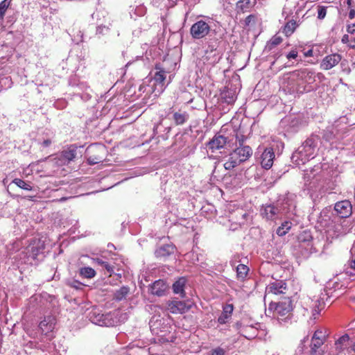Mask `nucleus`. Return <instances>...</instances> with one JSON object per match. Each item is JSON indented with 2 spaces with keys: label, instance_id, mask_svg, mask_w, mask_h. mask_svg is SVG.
Segmentation results:
<instances>
[{
  "label": "nucleus",
  "instance_id": "15",
  "mask_svg": "<svg viewBox=\"0 0 355 355\" xmlns=\"http://www.w3.org/2000/svg\"><path fill=\"white\" fill-rule=\"evenodd\" d=\"M273 309L278 311H292V300L290 297H284L278 302H270L268 309L272 311Z\"/></svg>",
  "mask_w": 355,
  "mask_h": 355
},
{
  "label": "nucleus",
  "instance_id": "20",
  "mask_svg": "<svg viewBox=\"0 0 355 355\" xmlns=\"http://www.w3.org/2000/svg\"><path fill=\"white\" fill-rule=\"evenodd\" d=\"M324 341L311 340L310 349L307 351L309 355H325L324 350L322 348Z\"/></svg>",
  "mask_w": 355,
  "mask_h": 355
},
{
  "label": "nucleus",
  "instance_id": "2",
  "mask_svg": "<svg viewBox=\"0 0 355 355\" xmlns=\"http://www.w3.org/2000/svg\"><path fill=\"white\" fill-rule=\"evenodd\" d=\"M87 318L96 325L113 327L126 320L128 315L126 312H88Z\"/></svg>",
  "mask_w": 355,
  "mask_h": 355
},
{
  "label": "nucleus",
  "instance_id": "32",
  "mask_svg": "<svg viewBox=\"0 0 355 355\" xmlns=\"http://www.w3.org/2000/svg\"><path fill=\"white\" fill-rule=\"evenodd\" d=\"M11 4V0H3L0 3V22L3 20L6 10Z\"/></svg>",
  "mask_w": 355,
  "mask_h": 355
},
{
  "label": "nucleus",
  "instance_id": "17",
  "mask_svg": "<svg viewBox=\"0 0 355 355\" xmlns=\"http://www.w3.org/2000/svg\"><path fill=\"white\" fill-rule=\"evenodd\" d=\"M44 246L40 241H33L27 247V253H29L30 256L33 259H36L40 254L43 252Z\"/></svg>",
  "mask_w": 355,
  "mask_h": 355
},
{
  "label": "nucleus",
  "instance_id": "3",
  "mask_svg": "<svg viewBox=\"0 0 355 355\" xmlns=\"http://www.w3.org/2000/svg\"><path fill=\"white\" fill-rule=\"evenodd\" d=\"M253 150L250 146H238L229 155V158L223 164L226 170H232L240 164L248 160Z\"/></svg>",
  "mask_w": 355,
  "mask_h": 355
},
{
  "label": "nucleus",
  "instance_id": "4",
  "mask_svg": "<svg viewBox=\"0 0 355 355\" xmlns=\"http://www.w3.org/2000/svg\"><path fill=\"white\" fill-rule=\"evenodd\" d=\"M87 161L90 165L103 162L105 155V148L101 145H92L87 149Z\"/></svg>",
  "mask_w": 355,
  "mask_h": 355
},
{
  "label": "nucleus",
  "instance_id": "54",
  "mask_svg": "<svg viewBox=\"0 0 355 355\" xmlns=\"http://www.w3.org/2000/svg\"><path fill=\"white\" fill-rule=\"evenodd\" d=\"M67 199V198H66V197H62V198H61L60 199H58V200H54L53 201L63 202V201H65Z\"/></svg>",
  "mask_w": 355,
  "mask_h": 355
},
{
  "label": "nucleus",
  "instance_id": "8",
  "mask_svg": "<svg viewBox=\"0 0 355 355\" xmlns=\"http://www.w3.org/2000/svg\"><path fill=\"white\" fill-rule=\"evenodd\" d=\"M227 143V137L220 135V133H216L207 144V146L211 153H214L223 148Z\"/></svg>",
  "mask_w": 355,
  "mask_h": 355
},
{
  "label": "nucleus",
  "instance_id": "14",
  "mask_svg": "<svg viewBox=\"0 0 355 355\" xmlns=\"http://www.w3.org/2000/svg\"><path fill=\"white\" fill-rule=\"evenodd\" d=\"M274 158L275 153L273 149L271 148H266L261 156V166L266 170L270 169L272 166Z\"/></svg>",
  "mask_w": 355,
  "mask_h": 355
},
{
  "label": "nucleus",
  "instance_id": "48",
  "mask_svg": "<svg viewBox=\"0 0 355 355\" xmlns=\"http://www.w3.org/2000/svg\"><path fill=\"white\" fill-rule=\"evenodd\" d=\"M341 42L343 44H347L349 42V35L347 34H345L341 38Z\"/></svg>",
  "mask_w": 355,
  "mask_h": 355
},
{
  "label": "nucleus",
  "instance_id": "39",
  "mask_svg": "<svg viewBox=\"0 0 355 355\" xmlns=\"http://www.w3.org/2000/svg\"><path fill=\"white\" fill-rule=\"evenodd\" d=\"M327 8V7L324 6H318V18L319 19H323L326 17Z\"/></svg>",
  "mask_w": 355,
  "mask_h": 355
},
{
  "label": "nucleus",
  "instance_id": "55",
  "mask_svg": "<svg viewBox=\"0 0 355 355\" xmlns=\"http://www.w3.org/2000/svg\"><path fill=\"white\" fill-rule=\"evenodd\" d=\"M350 267H351L352 269L355 270V259H354V260H353V261L351 262V263H350Z\"/></svg>",
  "mask_w": 355,
  "mask_h": 355
},
{
  "label": "nucleus",
  "instance_id": "49",
  "mask_svg": "<svg viewBox=\"0 0 355 355\" xmlns=\"http://www.w3.org/2000/svg\"><path fill=\"white\" fill-rule=\"evenodd\" d=\"M304 57H312L313 55V51L312 49H309L307 51L304 53Z\"/></svg>",
  "mask_w": 355,
  "mask_h": 355
},
{
  "label": "nucleus",
  "instance_id": "19",
  "mask_svg": "<svg viewBox=\"0 0 355 355\" xmlns=\"http://www.w3.org/2000/svg\"><path fill=\"white\" fill-rule=\"evenodd\" d=\"M187 279L184 277H179L172 285L173 292L175 294H179L182 297H185L184 291Z\"/></svg>",
  "mask_w": 355,
  "mask_h": 355
},
{
  "label": "nucleus",
  "instance_id": "13",
  "mask_svg": "<svg viewBox=\"0 0 355 355\" xmlns=\"http://www.w3.org/2000/svg\"><path fill=\"white\" fill-rule=\"evenodd\" d=\"M279 209L274 205H263L261 209V214L266 220H274L277 218Z\"/></svg>",
  "mask_w": 355,
  "mask_h": 355
},
{
  "label": "nucleus",
  "instance_id": "37",
  "mask_svg": "<svg viewBox=\"0 0 355 355\" xmlns=\"http://www.w3.org/2000/svg\"><path fill=\"white\" fill-rule=\"evenodd\" d=\"M232 312H223L219 316L218 321L220 324H225L228 322L232 318Z\"/></svg>",
  "mask_w": 355,
  "mask_h": 355
},
{
  "label": "nucleus",
  "instance_id": "58",
  "mask_svg": "<svg viewBox=\"0 0 355 355\" xmlns=\"http://www.w3.org/2000/svg\"><path fill=\"white\" fill-rule=\"evenodd\" d=\"M26 198L31 200H33V198L34 196H26Z\"/></svg>",
  "mask_w": 355,
  "mask_h": 355
},
{
  "label": "nucleus",
  "instance_id": "21",
  "mask_svg": "<svg viewBox=\"0 0 355 355\" xmlns=\"http://www.w3.org/2000/svg\"><path fill=\"white\" fill-rule=\"evenodd\" d=\"M298 26L299 24L295 20L290 19L282 26V32L286 37H289L294 33Z\"/></svg>",
  "mask_w": 355,
  "mask_h": 355
},
{
  "label": "nucleus",
  "instance_id": "53",
  "mask_svg": "<svg viewBox=\"0 0 355 355\" xmlns=\"http://www.w3.org/2000/svg\"><path fill=\"white\" fill-rule=\"evenodd\" d=\"M350 349L352 351H353L354 352H355V340L352 343L351 347H350Z\"/></svg>",
  "mask_w": 355,
  "mask_h": 355
},
{
  "label": "nucleus",
  "instance_id": "60",
  "mask_svg": "<svg viewBox=\"0 0 355 355\" xmlns=\"http://www.w3.org/2000/svg\"><path fill=\"white\" fill-rule=\"evenodd\" d=\"M208 52H209V50L207 49V50L206 51V52H205V54H207V53H208Z\"/></svg>",
  "mask_w": 355,
  "mask_h": 355
},
{
  "label": "nucleus",
  "instance_id": "1",
  "mask_svg": "<svg viewBox=\"0 0 355 355\" xmlns=\"http://www.w3.org/2000/svg\"><path fill=\"white\" fill-rule=\"evenodd\" d=\"M172 320L166 312H156L149 322L150 331L157 336L158 343L173 342L175 337L172 332Z\"/></svg>",
  "mask_w": 355,
  "mask_h": 355
},
{
  "label": "nucleus",
  "instance_id": "42",
  "mask_svg": "<svg viewBox=\"0 0 355 355\" xmlns=\"http://www.w3.org/2000/svg\"><path fill=\"white\" fill-rule=\"evenodd\" d=\"M288 60L297 59L298 58V51L296 49H293L288 53L286 55Z\"/></svg>",
  "mask_w": 355,
  "mask_h": 355
},
{
  "label": "nucleus",
  "instance_id": "44",
  "mask_svg": "<svg viewBox=\"0 0 355 355\" xmlns=\"http://www.w3.org/2000/svg\"><path fill=\"white\" fill-rule=\"evenodd\" d=\"M297 83V80H284V76H283V83H287V88L289 90L294 91V85Z\"/></svg>",
  "mask_w": 355,
  "mask_h": 355
},
{
  "label": "nucleus",
  "instance_id": "24",
  "mask_svg": "<svg viewBox=\"0 0 355 355\" xmlns=\"http://www.w3.org/2000/svg\"><path fill=\"white\" fill-rule=\"evenodd\" d=\"M236 8L238 12L245 13L250 11L252 8L250 0H239L236 4Z\"/></svg>",
  "mask_w": 355,
  "mask_h": 355
},
{
  "label": "nucleus",
  "instance_id": "22",
  "mask_svg": "<svg viewBox=\"0 0 355 355\" xmlns=\"http://www.w3.org/2000/svg\"><path fill=\"white\" fill-rule=\"evenodd\" d=\"M189 118V114L185 111L179 110L175 112L173 115V119L175 125H182L184 124Z\"/></svg>",
  "mask_w": 355,
  "mask_h": 355
},
{
  "label": "nucleus",
  "instance_id": "10",
  "mask_svg": "<svg viewBox=\"0 0 355 355\" xmlns=\"http://www.w3.org/2000/svg\"><path fill=\"white\" fill-rule=\"evenodd\" d=\"M168 289V286L164 279H158L149 285V293L157 297L164 296Z\"/></svg>",
  "mask_w": 355,
  "mask_h": 355
},
{
  "label": "nucleus",
  "instance_id": "31",
  "mask_svg": "<svg viewBox=\"0 0 355 355\" xmlns=\"http://www.w3.org/2000/svg\"><path fill=\"white\" fill-rule=\"evenodd\" d=\"M94 261L96 263L104 268L109 273L110 277L114 272V267L112 266L109 263L104 261L99 258L94 259Z\"/></svg>",
  "mask_w": 355,
  "mask_h": 355
},
{
  "label": "nucleus",
  "instance_id": "57",
  "mask_svg": "<svg viewBox=\"0 0 355 355\" xmlns=\"http://www.w3.org/2000/svg\"><path fill=\"white\" fill-rule=\"evenodd\" d=\"M319 313H320L319 311H317L316 313H314L313 314V319H315L316 318V315H319Z\"/></svg>",
  "mask_w": 355,
  "mask_h": 355
},
{
  "label": "nucleus",
  "instance_id": "26",
  "mask_svg": "<svg viewBox=\"0 0 355 355\" xmlns=\"http://www.w3.org/2000/svg\"><path fill=\"white\" fill-rule=\"evenodd\" d=\"M130 289L127 286H122L116 291L114 295V299L117 301H121L126 297L129 293Z\"/></svg>",
  "mask_w": 355,
  "mask_h": 355
},
{
  "label": "nucleus",
  "instance_id": "36",
  "mask_svg": "<svg viewBox=\"0 0 355 355\" xmlns=\"http://www.w3.org/2000/svg\"><path fill=\"white\" fill-rule=\"evenodd\" d=\"M157 252L162 256L168 255L173 252V248L168 245H164L158 250Z\"/></svg>",
  "mask_w": 355,
  "mask_h": 355
},
{
  "label": "nucleus",
  "instance_id": "6",
  "mask_svg": "<svg viewBox=\"0 0 355 355\" xmlns=\"http://www.w3.org/2000/svg\"><path fill=\"white\" fill-rule=\"evenodd\" d=\"M334 211L340 218H349L352 214V203L348 200L338 201L334 205Z\"/></svg>",
  "mask_w": 355,
  "mask_h": 355
},
{
  "label": "nucleus",
  "instance_id": "5",
  "mask_svg": "<svg viewBox=\"0 0 355 355\" xmlns=\"http://www.w3.org/2000/svg\"><path fill=\"white\" fill-rule=\"evenodd\" d=\"M211 31L209 23L200 19L195 22L190 28V34L193 39L200 40L207 36Z\"/></svg>",
  "mask_w": 355,
  "mask_h": 355
},
{
  "label": "nucleus",
  "instance_id": "59",
  "mask_svg": "<svg viewBox=\"0 0 355 355\" xmlns=\"http://www.w3.org/2000/svg\"><path fill=\"white\" fill-rule=\"evenodd\" d=\"M318 308L319 311H321L324 309V306H322V307L318 306Z\"/></svg>",
  "mask_w": 355,
  "mask_h": 355
},
{
  "label": "nucleus",
  "instance_id": "46",
  "mask_svg": "<svg viewBox=\"0 0 355 355\" xmlns=\"http://www.w3.org/2000/svg\"><path fill=\"white\" fill-rule=\"evenodd\" d=\"M347 32L349 34L355 33V22L347 26Z\"/></svg>",
  "mask_w": 355,
  "mask_h": 355
},
{
  "label": "nucleus",
  "instance_id": "28",
  "mask_svg": "<svg viewBox=\"0 0 355 355\" xmlns=\"http://www.w3.org/2000/svg\"><path fill=\"white\" fill-rule=\"evenodd\" d=\"M79 274L83 277L91 279L95 277L96 273L91 267H83L80 269Z\"/></svg>",
  "mask_w": 355,
  "mask_h": 355
},
{
  "label": "nucleus",
  "instance_id": "47",
  "mask_svg": "<svg viewBox=\"0 0 355 355\" xmlns=\"http://www.w3.org/2000/svg\"><path fill=\"white\" fill-rule=\"evenodd\" d=\"M349 9V12L348 14V17L350 19H353L355 18V7H353V8H351Z\"/></svg>",
  "mask_w": 355,
  "mask_h": 355
},
{
  "label": "nucleus",
  "instance_id": "52",
  "mask_svg": "<svg viewBox=\"0 0 355 355\" xmlns=\"http://www.w3.org/2000/svg\"><path fill=\"white\" fill-rule=\"evenodd\" d=\"M346 3L347 5L348 8L354 7V6H352V0H346Z\"/></svg>",
  "mask_w": 355,
  "mask_h": 355
},
{
  "label": "nucleus",
  "instance_id": "33",
  "mask_svg": "<svg viewBox=\"0 0 355 355\" xmlns=\"http://www.w3.org/2000/svg\"><path fill=\"white\" fill-rule=\"evenodd\" d=\"M12 183L16 184L19 188L26 190V191H31L33 189V187L29 184L26 183L24 180L20 179V178H15L12 180Z\"/></svg>",
  "mask_w": 355,
  "mask_h": 355
},
{
  "label": "nucleus",
  "instance_id": "23",
  "mask_svg": "<svg viewBox=\"0 0 355 355\" xmlns=\"http://www.w3.org/2000/svg\"><path fill=\"white\" fill-rule=\"evenodd\" d=\"M349 340V336L347 334L340 337L335 342V347L336 351H338V352H342L345 349H347Z\"/></svg>",
  "mask_w": 355,
  "mask_h": 355
},
{
  "label": "nucleus",
  "instance_id": "38",
  "mask_svg": "<svg viewBox=\"0 0 355 355\" xmlns=\"http://www.w3.org/2000/svg\"><path fill=\"white\" fill-rule=\"evenodd\" d=\"M311 340H321V341H325L326 340V336L325 334L322 331V330L320 329H318L316 330L313 336H312V338Z\"/></svg>",
  "mask_w": 355,
  "mask_h": 355
},
{
  "label": "nucleus",
  "instance_id": "51",
  "mask_svg": "<svg viewBox=\"0 0 355 355\" xmlns=\"http://www.w3.org/2000/svg\"><path fill=\"white\" fill-rule=\"evenodd\" d=\"M228 309L230 311H233V309H234L233 304H227L226 307L224 309V311H227Z\"/></svg>",
  "mask_w": 355,
  "mask_h": 355
},
{
  "label": "nucleus",
  "instance_id": "41",
  "mask_svg": "<svg viewBox=\"0 0 355 355\" xmlns=\"http://www.w3.org/2000/svg\"><path fill=\"white\" fill-rule=\"evenodd\" d=\"M209 354L210 355H225V350L220 347H217L212 349Z\"/></svg>",
  "mask_w": 355,
  "mask_h": 355
},
{
  "label": "nucleus",
  "instance_id": "43",
  "mask_svg": "<svg viewBox=\"0 0 355 355\" xmlns=\"http://www.w3.org/2000/svg\"><path fill=\"white\" fill-rule=\"evenodd\" d=\"M245 139L246 137L243 135H236V141L239 143V146H246L247 145H244Z\"/></svg>",
  "mask_w": 355,
  "mask_h": 355
},
{
  "label": "nucleus",
  "instance_id": "30",
  "mask_svg": "<svg viewBox=\"0 0 355 355\" xmlns=\"http://www.w3.org/2000/svg\"><path fill=\"white\" fill-rule=\"evenodd\" d=\"M291 228V223L289 221L284 222L277 230V234L279 236L286 235Z\"/></svg>",
  "mask_w": 355,
  "mask_h": 355
},
{
  "label": "nucleus",
  "instance_id": "9",
  "mask_svg": "<svg viewBox=\"0 0 355 355\" xmlns=\"http://www.w3.org/2000/svg\"><path fill=\"white\" fill-rule=\"evenodd\" d=\"M341 60L342 55L339 53H335L327 55L322 60L320 67L324 71L330 70L338 65Z\"/></svg>",
  "mask_w": 355,
  "mask_h": 355
},
{
  "label": "nucleus",
  "instance_id": "16",
  "mask_svg": "<svg viewBox=\"0 0 355 355\" xmlns=\"http://www.w3.org/2000/svg\"><path fill=\"white\" fill-rule=\"evenodd\" d=\"M194 306V303L189 300L184 301L175 300L168 302V306L176 311H188L192 309Z\"/></svg>",
  "mask_w": 355,
  "mask_h": 355
},
{
  "label": "nucleus",
  "instance_id": "56",
  "mask_svg": "<svg viewBox=\"0 0 355 355\" xmlns=\"http://www.w3.org/2000/svg\"><path fill=\"white\" fill-rule=\"evenodd\" d=\"M208 48L209 49V51H210L211 53L214 51H216V48H214V46H209Z\"/></svg>",
  "mask_w": 355,
  "mask_h": 355
},
{
  "label": "nucleus",
  "instance_id": "29",
  "mask_svg": "<svg viewBox=\"0 0 355 355\" xmlns=\"http://www.w3.org/2000/svg\"><path fill=\"white\" fill-rule=\"evenodd\" d=\"M272 317L276 318V320L279 324H282L291 318V312H277V315L273 314Z\"/></svg>",
  "mask_w": 355,
  "mask_h": 355
},
{
  "label": "nucleus",
  "instance_id": "12",
  "mask_svg": "<svg viewBox=\"0 0 355 355\" xmlns=\"http://www.w3.org/2000/svg\"><path fill=\"white\" fill-rule=\"evenodd\" d=\"M55 324L56 318L50 312L47 315H45L44 319L40 322L39 328L43 334L46 335L54 329Z\"/></svg>",
  "mask_w": 355,
  "mask_h": 355
},
{
  "label": "nucleus",
  "instance_id": "11",
  "mask_svg": "<svg viewBox=\"0 0 355 355\" xmlns=\"http://www.w3.org/2000/svg\"><path fill=\"white\" fill-rule=\"evenodd\" d=\"M313 72L308 69L295 70L284 74L285 80H304L307 76H311Z\"/></svg>",
  "mask_w": 355,
  "mask_h": 355
},
{
  "label": "nucleus",
  "instance_id": "50",
  "mask_svg": "<svg viewBox=\"0 0 355 355\" xmlns=\"http://www.w3.org/2000/svg\"><path fill=\"white\" fill-rule=\"evenodd\" d=\"M51 144V141L50 139H46L42 142V145L44 147L49 146Z\"/></svg>",
  "mask_w": 355,
  "mask_h": 355
},
{
  "label": "nucleus",
  "instance_id": "40",
  "mask_svg": "<svg viewBox=\"0 0 355 355\" xmlns=\"http://www.w3.org/2000/svg\"><path fill=\"white\" fill-rule=\"evenodd\" d=\"M257 20V16L255 15H250L246 17L245 19V26H250L251 25H254Z\"/></svg>",
  "mask_w": 355,
  "mask_h": 355
},
{
  "label": "nucleus",
  "instance_id": "18",
  "mask_svg": "<svg viewBox=\"0 0 355 355\" xmlns=\"http://www.w3.org/2000/svg\"><path fill=\"white\" fill-rule=\"evenodd\" d=\"M76 148L71 146L67 150L61 152L59 160L61 161L62 164H67L76 158Z\"/></svg>",
  "mask_w": 355,
  "mask_h": 355
},
{
  "label": "nucleus",
  "instance_id": "45",
  "mask_svg": "<svg viewBox=\"0 0 355 355\" xmlns=\"http://www.w3.org/2000/svg\"><path fill=\"white\" fill-rule=\"evenodd\" d=\"M69 285L71 287L75 288L76 289H80V288H81V287L83 284L77 280H73L72 282L69 283Z\"/></svg>",
  "mask_w": 355,
  "mask_h": 355
},
{
  "label": "nucleus",
  "instance_id": "7",
  "mask_svg": "<svg viewBox=\"0 0 355 355\" xmlns=\"http://www.w3.org/2000/svg\"><path fill=\"white\" fill-rule=\"evenodd\" d=\"M288 291L287 284L284 281H275L270 283L266 288L265 300L269 295L286 294Z\"/></svg>",
  "mask_w": 355,
  "mask_h": 355
},
{
  "label": "nucleus",
  "instance_id": "25",
  "mask_svg": "<svg viewBox=\"0 0 355 355\" xmlns=\"http://www.w3.org/2000/svg\"><path fill=\"white\" fill-rule=\"evenodd\" d=\"M249 268L244 264H239L236 267V277L240 281H244L248 274Z\"/></svg>",
  "mask_w": 355,
  "mask_h": 355
},
{
  "label": "nucleus",
  "instance_id": "27",
  "mask_svg": "<svg viewBox=\"0 0 355 355\" xmlns=\"http://www.w3.org/2000/svg\"><path fill=\"white\" fill-rule=\"evenodd\" d=\"M155 69L159 71L155 73L154 79L156 83L163 85L166 79V71L157 64L155 65Z\"/></svg>",
  "mask_w": 355,
  "mask_h": 355
},
{
  "label": "nucleus",
  "instance_id": "34",
  "mask_svg": "<svg viewBox=\"0 0 355 355\" xmlns=\"http://www.w3.org/2000/svg\"><path fill=\"white\" fill-rule=\"evenodd\" d=\"M309 340V336H305L302 340H301L300 345L297 347V353L302 355H309L307 352H305L306 346L305 343Z\"/></svg>",
  "mask_w": 355,
  "mask_h": 355
},
{
  "label": "nucleus",
  "instance_id": "35",
  "mask_svg": "<svg viewBox=\"0 0 355 355\" xmlns=\"http://www.w3.org/2000/svg\"><path fill=\"white\" fill-rule=\"evenodd\" d=\"M283 41V39L280 36L275 35L273 36L269 44H268V48L270 50L272 49L274 47L277 46V45L280 44Z\"/></svg>",
  "mask_w": 355,
  "mask_h": 355
}]
</instances>
